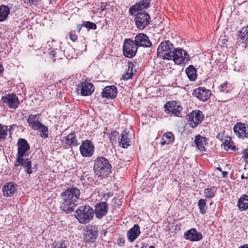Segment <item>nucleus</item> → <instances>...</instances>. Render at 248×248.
I'll return each mask as SVG.
<instances>
[{"instance_id": "nucleus-15", "label": "nucleus", "mask_w": 248, "mask_h": 248, "mask_svg": "<svg viewBox=\"0 0 248 248\" xmlns=\"http://www.w3.org/2000/svg\"><path fill=\"white\" fill-rule=\"evenodd\" d=\"M94 146L90 140H85L79 147L81 155L84 157H91L94 153Z\"/></svg>"}, {"instance_id": "nucleus-60", "label": "nucleus", "mask_w": 248, "mask_h": 248, "mask_svg": "<svg viewBox=\"0 0 248 248\" xmlns=\"http://www.w3.org/2000/svg\"><path fill=\"white\" fill-rule=\"evenodd\" d=\"M51 2H52V0H50V4L51 3Z\"/></svg>"}, {"instance_id": "nucleus-19", "label": "nucleus", "mask_w": 248, "mask_h": 248, "mask_svg": "<svg viewBox=\"0 0 248 248\" xmlns=\"http://www.w3.org/2000/svg\"><path fill=\"white\" fill-rule=\"evenodd\" d=\"M31 161L30 159H24L23 157L16 158V163L15 164V167L19 166H22L25 170V171L29 174L32 173L31 167Z\"/></svg>"}, {"instance_id": "nucleus-58", "label": "nucleus", "mask_w": 248, "mask_h": 248, "mask_svg": "<svg viewBox=\"0 0 248 248\" xmlns=\"http://www.w3.org/2000/svg\"><path fill=\"white\" fill-rule=\"evenodd\" d=\"M149 248H155L153 246H150Z\"/></svg>"}, {"instance_id": "nucleus-33", "label": "nucleus", "mask_w": 248, "mask_h": 248, "mask_svg": "<svg viewBox=\"0 0 248 248\" xmlns=\"http://www.w3.org/2000/svg\"><path fill=\"white\" fill-rule=\"evenodd\" d=\"M233 144V142L231 138L229 137H226V139L223 142L224 148L226 151L229 150H234L235 147Z\"/></svg>"}, {"instance_id": "nucleus-51", "label": "nucleus", "mask_w": 248, "mask_h": 248, "mask_svg": "<svg viewBox=\"0 0 248 248\" xmlns=\"http://www.w3.org/2000/svg\"><path fill=\"white\" fill-rule=\"evenodd\" d=\"M221 172H222V175L223 177H226L228 174V172H227L226 171L222 170V171Z\"/></svg>"}, {"instance_id": "nucleus-55", "label": "nucleus", "mask_w": 248, "mask_h": 248, "mask_svg": "<svg viewBox=\"0 0 248 248\" xmlns=\"http://www.w3.org/2000/svg\"><path fill=\"white\" fill-rule=\"evenodd\" d=\"M3 71V66L0 64V74Z\"/></svg>"}, {"instance_id": "nucleus-2", "label": "nucleus", "mask_w": 248, "mask_h": 248, "mask_svg": "<svg viewBox=\"0 0 248 248\" xmlns=\"http://www.w3.org/2000/svg\"><path fill=\"white\" fill-rule=\"evenodd\" d=\"M111 169L109 161L104 157H98L94 161L93 170L98 177H107L111 173Z\"/></svg>"}, {"instance_id": "nucleus-42", "label": "nucleus", "mask_w": 248, "mask_h": 248, "mask_svg": "<svg viewBox=\"0 0 248 248\" xmlns=\"http://www.w3.org/2000/svg\"><path fill=\"white\" fill-rule=\"evenodd\" d=\"M137 64V62H128V70L136 73L137 70L135 69V67Z\"/></svg>"}, {"instance_id": "nucleus-17", "label": "nucleus", "mask_w": 248, "mask_h": 248, "mask_svg": "<svg viewBox=\"0 0 248 248\" xmlns=\"http://www.w3.org/2000/svg\"><path fill=\"white\" fill-rule=\"evenodd\" d=\"M233 129L239 138H248V125L247 124L238 122L233 126Z\"/></svg>"}, {"instance_id": "nucleus-36", "label": "nucleus", "mask_w": 248, "mask_h": 248, "mask_svg": "<svg viewBox=\"0 0 248 248\" xmlns=\"http://www.w3.org/2000/svg\"><path fill=\"white\" fill-rule=\"evenodd\" d=\"M40 132H41L40 137L43 138H47L48 135V129L47 126L41 123V125H39Z\"/></svg>"}, {"instance_id": "nucleus-13", "label": "nucleus", "mask_w": 248, "mask_h": 248, "mask_svg": "<svg viewBox=\"0 0 248 248\" xmlns=\"http://www.w3.org/2000/svg\"><path fill=\"white\" fill-rule=\"evenodd\" d=\"M192 94L199 100L205 102L210 98L211 92L205 87H200L195 89L193 91Z\"/></svg>"}, {"instance_id": "nucleus-56", "label": "nucleus", "mask_w": 248, "mask_h": 248, "mask_svg": "<svg viewBox=\"0 0 248 248\" xmlns=\"http://www.w3.org/2000/svg\"><path fill=\"white\" fill-rule=\"evenodd\" d=\"M217 170H218L219 171H221V172H222V169H221V168L220 167H217Z\"/></svg>"}, {"instance_id": "nucleus-34", "label": "nucleus", "mask_w": 248, "mask_h": 248, "mask_svg": "<svg viewBox=\"0 0 248 248\" xmlns=\"http://www.w3.org/2000/svg\"><path fill=\"white\" fill-rule=\"evenodd\" d=\"M8 135V126L3 125L0 123V140L4 141L6 140Z\"/></svg>"}, {"instance_id": "nucleus-18", "label": "nucleus", "mask_w": 248, "mask_h": 248, "mask_svg": "<svg viewBox=\"0 0 248 248\" xmlns=\"http://www.w3.org/2000/svg\"><path fill=\"white\" fill-rule=\"evenodd\" d=\"M151 0H141L138 3L130 7L129 12L130 15H135L137 12H141L150 6Z\"/></svg>"}, {"instance_id": "nucleus-25", "label": "nucleus", "mask_w": 248, "mask_h": 248, "mask_svg": "<svg viewBox=\"0 0 248 248\" xmlns=\"http://www.w3.org/2000/svg\"><path fill=\"white\" fill-rule=\"evenodd\" d=\"M207 138L199 134L195 136L194 143L198 150L201 152H203L205 151V146L207 143Z\"/></svg>"}, {"instance_id": "nucleus-24", "label": "nucleus", "mask_w": 248, "mask_h": 248, "mask_svg": "<svg viewBox=\"0 0 248 248\" xmlns=\"http://www.w3.org/2000/svg\"><path fill=\"white\" fill-rule=\"evenodd\" d=\"M17 189V185L11 182L4 185L2 188V192L4 196L10 197L14 194Z\"/></svg>"}, {"instance_id": "nucleus-4", "label": "nucleus", "mask_w": 248, "mask_h": 248, "mask_svg": "<svg viewBox=\"0 0 248 248\" xmlns=\"http://www.w3.org/2000/svg\"><path fill=\"white\" fill-rule=\"evenodd\" d=\"M173 48V45L170 41L164 40L157 47L156 57L163 60H170Z\"/></svg>"}, {"instance_id": "nucleus-37", "label": "nucleus", "mask_w": 248, "mask_h": 248, "mask_svg": "<svg viewBox=\"0 0 248 248\" xmlns=\"http://www.w3.org/2000/svg\"><path fill=\"white\" fill-rule=\"evenodd\" d=\"M83 25L84 27L89 30H96L97 28L96 25L91 21H84Z\"/></svg>"}, {"instance_id": "nucleus-5", "label": "nucleus", "mask_w": 248, "mask_h": 248, "mask_svg": "<svg viewBox=\"0 0 248 248\" xmlns=\"http://www.w3.org/2000/svg\"><path fill=\"white\" fill-rule=\"evenodd\" d=\"M138 47L131 38L124 39L123 46V52L124 55L128 58L135 57L137 53Z\"/></svg>"}, {"instance_id": "nucleus-43", "label": "nucleus", "mask_w": 248, "mask_h": 248, "mask_svg": "<svg viewBox=\"0 0 248 248\" xmlns=\"http://www.w3.org/2000/svg\"><path fill=\"white\" fill-rule=\"evenodd\" d=\"M70 39L73 42H76L78 40V36L76 34L75 31H72L69 32Z\"/></svg>"}, {"instance_id": "nucleus-32", "label": "nucleus", "mask_w": 248, "mask_h": 248, "mask_svg": "<svg viewBox=\"0 0 248 248\" xmlns=\"http://www.w3.org/2000/svg\"><path fill=\"white\" fill-rule=\"evenodd\" d=\"M174 139V135L171 132L166 133L162 136V141L161 142V145H164L165 144H170L173 141Z\"/></svg>"}, {"instance_id": "nucleus-57", "label": "nucleus", "mask_w": 248, "mask_h": 248, "mask_svg": "<svg viewBox=\"0 0 248 248\" xmlns=\"http://www.w3.org/2000/svg\"><path fill=\"white\" fill-rule=\"evenodd\" d=\"M244 178H247L245 177L244 175H241V179H244Z\"/></svg>"}, {"instance_id": "nucleus-29", "label": "nucleus", "mask_w": 248, "mask_h": 248, "mask_svg": "<svg viewBox=\"0 0 248 248\" xmlns=\"http://www.w3.org/2000/svg\"><path fill=\"white\" fill-rule=\"evenodd\" d=\"M241 211H244L248 208V196L243 195L238 200L237 204Z\"/></svg>"}, {"instance_id": "nucleus-7", "label": "nucleus", "mask_w": 248, "mask_h": 248, "mask_svg": "<svg viewBox=\"0 0 248 248\" xmlns=\"http://www.w3.org/2000/svg\"><path fill=\"white\" fill-rule=\"evenodd\" d=\"M134 16L136 26L139 30L145 29L151 21L150 15L146 12H137Z\"/></svg>"}, {"instance_id": "nucleus-35", "label": "nucleus", "mask_w": 248, "mask_h": 248, "mask_svg": "<svg viewBox=\"0 0 248 248\" xmlns=\"http://www.w3.org/2000/svg\"><path fill=\"white\" fill-rule=\"evenodd\" d=\"M198 206L200 212L202 214H204L206 212L207 207H206V200L201 199L198 201Z\"/></svg>"}, {"instance_id": "nucleus-11", "label": "nucleus", "mask_w": 248, "mask_h": 248, "mask_svg": "<svg viewBox=\"0 0 248 248\" xmlns=\"http://www.w3.org/2000/svg\"><path fill=\"white\" fill-rule=\"evenodd\" d=\"M94 86L91 82L84 81L81 82L77 86V91H80V94L82 96H90L94 91Z\"/></svg>"}, {"instance_id": "nucleus-46", "label": "nucleus", "mask_w": 248, "mask_h": 248, "mask_svg": "<svg viewBox=\"0 0 248 248\" xmlns=\"http://www.w3.org/2000/svg\"><path fill=\"white\" fill-rule=\"evenodd\" d=\"M243 157L245 161L248 163V148L244 151Z\"/></svg>"}, {"instance_id": "nucleus-8", "label": "nucleus", "mask_w": 248, "mask_h": 248, "mask_svg": "<svg viewBox=\"0 0 248 248\" xmlns=\"http://www.w3.org/2000/svg\"><path fill=\"white\" fill-rule=\"evenodd\" d=\"M204 115L203 112L199 110H193L186 115L188 124L191 128H195L201 124L203 120Z\"/></svg>"}, {"instance_id": "nucleus-50", "label": "nucleus", "mask_w": 248, "mask_h": 248, "mask_svg": "<svg viewBox=\"0 0 248 248\" xmlns=\"http://www.w3.org/2000/svg\"><path fill=\"white\" fill-rule=\"evenodd\" d=\"M23 0L24 3L27 4L28 5H31V0Z\"/></svg>"}, {"instance_id": "nucleus-44", "label": "nucleus", "mask_w": 248, "mask_h": 248, "mask_svg": "<svg viewBox=\"0 0 248 248\" xmlns=\"http://www.w3.org/2000/svg\"><path fill=\"white\" fill-rule=\"evenodd\" d=\"M125 242L124 238L122 237V236H119L117 239L118 244L120 246H122L124 245Z\"/></svg>"}, {"instance_id": "nucleus-20", "label": "nucleus", "mask_w": 248, "mask_h": 248, "mask_svg": "<svg viewBox=\"0 0 248 248\" xmlns=\"http://www.w3.org/2000/svg\"><path fill=\"white\" fill-rule=\"evenodd\" d=\"M184 237L191 241H199L202 239L201 232H198L195 228H191L184 233Z\"/></svg>"}, {"instance_id": "nucleus-23", "label": "nucleus", "mask_w": 248, "mask_h": 248, "mask_svg": "<svg viewBox=\"0 0 248 248\" xmlns=\"http://www.w3.org/2000/svg\"><path fill=\"white\" fill-rule=\"evenodd\" d=\"M140 227L138 224H135L134 226L129 229L127 232V237L130 242H134L140 235Z\"/></svg>"}, {"instance_id": "nucleus-1", "label": "nucleus", "mask_w": 248, "mask_h": 248, "mask_svg": "<svg viewBox=\"0 0 248 248\" xmlns=\"http://www.w3.org/2000/svg\"><path fill=\"white\" fill-rule=\"evenodd\" d=\"M80 195V190L75 186L68 187L61 194L62 201L60 209L66 214H70L74 211Z\"/></svg>"}, {"instance_id": "nucleus-26", "label": "nucleus", "mask_w": 248, "mask_h": 248, "mask_svg": "<svg viewBox=\"0 0 248 248\" xmlns=\"http://www.w3.org/2000/svg\"><path fill=\"white\" fill-rule=\"evenodd\" d=\"M37 114L29 115L27 119L29 125L34 130H38L39 125H41V123L38 120Z\"/></svg>"}, {"instance_id": "nucleus-47", "label": "nucleus", "mask_w": 248, "mask_h": 248, "mask_svg": "<svg viewBox=\"0 0 248 248\" xmlns=\"http://www.w3.org/2000/svg\"><path fill=\"white\" fill-rule=\"evenodd\" d=\"M223 133H218L217 136V138L220 140L221 141H223Z\"/></svg>"}, {"instance_id": "nucleus-49", "label": "nucleus", "mask_w": 248, "mask_h": 248, "mask_svg": "<svg viewBox=\"0 0 248 248\" xmlns=\"http://www.w3.org/2000/svg\"><path fill=\"white\" fill-rule=\"evenodd\" d=\"M31 5H36L38 2V0H31Z\"/></svg>"}, {"instance_id": "nucleus-28", "label": "nucleus", "mask_w": 248, "mask_h": 248, "mask_svg": "<svg viewBox=\"0 0 248 248\" xmlns=\"http://www.w3.org/2000/svg\"><path fill=\"white\" fill-rule=\"evenodd\" d=\"M130 140L128 138V133L125 131H124L121 135L119 143L124 148H126L130 145Z\"/></svg>"}, {"instance_id": "nucleus-22", "label": "nucleus", "mask_w": 248, "mask_h": 248, "mask_svg": "<svg viewBox=\"0 0 248 248\" xmlns=\"http://www.w3.org/2000/svg\"><path fill=\"white\" fill-rule=\"evenodd\" d=\"M2 101L7 104V106L12 108H16L18 107L19 101L16 95L4 96L2 98Z\"/></svg>"}, {"instance_id": "nucleus-3", "label": "nucleus", "mask_w": 248, "mask_h": 248, "mask_svg": "<svg viewBox=\"0 0 248 248\" xmlns=\"http://www.w3.org/2000/svg\"><path fill=\"white\" fill-rule=\"evenodd\" d=\"M94 216V210L88 205L80 206L75 212V217L81 224H87Z\"/></svg>"}, {"instance_id": "nucleus-9", "label": "nucleus", "mask_w": 248, "mask_h": 248, "mask_svg": "<svg viewBox=\"0 0 248 248\" xmlns=\"http://www.w3.org/2000/svg\"><path fill=\"white\" fill-rule=\"evenodd\" d=\"M165 111L170 115L180 117L183 110L182 107L176 101L167 102L164 105Z\"/></svg>"}, {"instance_id": "nucleus-21", "label": "nucleus", "mask_w": 248, "mask_h": 248, "mask_svg": "<svg viewBox=\"0 0 248 248\" xmlns=\"http://www.w3.org/2000/svg\"><path fill=\"white\" fill-rule=\"evenodd\" d=\"M102 96L103 98L108 99H114L117 94V89L113 85L106 86L101 93Z\"/></svg>"}, {"instance_id": "nucleus-41", "label": "nucleus", "mask_w": 248, "mask_h": 248, "mask_svg": "<svg viewBox=\"0 0 248 248\" xmlns=\"http://www.w3.org/2000/svg\"><path fill=\"white\" fill-rule=\"evenodd\" d=\"M241 32L243 34V38L248 42V26L242 28Z\"/></svg>"}, {"instance_id": "nucleus-52", "label": "nucleus", "mask_w": 248, "mask_h": 248, "mask_svg": "<svg viewBox=\"0 0 248 248\" xmlns=\"http://www.w3.org/2000/svg\"><path fill=\"white\" fill-rule=\"evenodd\" d=\"M15 124H13L12 125L10 126V128L8 129V131H9L10 134H11V132L13 131V126H15Z\"/></svg>"}, {"instance_id": "nucleus-40", "label": "nucleus", "mask_w": 248, "mask_h": 248, "mask_svg": "<svg viewBox=\"0 0 248 248\" xmlns=\"http://www.w3.org/2000/svg\"><path fill=\"white\" fill-rule=\"evenodd\" d=\"M135 73L128 69L127 73L123 76V79L127 80L132 78Z\"/></svg>"}, {"instance_id": "nucleus-27", "label": "nucleus", "mask_w": 248, "mask_h": 248, "mask_svg": "<svg viewBox=\"0 0 248 248\" xmlns=\"http://www.w3.org/2000/svg\"><path fill=\"white\" fill-rule=\"evenodd\" d=\"M98 231L97 228L89 229L87 231L86 236L87 241L90 243L94 242L98 236Z\"/></svg>"}, {"instance_id": "nucleus-12", "label": "nucleus", "mask_w": 248, "mask_h": 248, "mask_svg": "<svg viewBox=\"0 0 248 248\" xmlns=\"http://www.w3.org/2000/svg\"><path fill=\"white\" fill-rule=\"evenodd\" d=\"M17 153L16 158L23 157L28 155V152L30 149V146L27 140L20 138L17 143Z\"/></svg>"}, {"instance_id": "nucleus-16", "label": "nucleus", "mask_w": 248, "mask_h": 248, "mask_svg": "<svg viewBox=\"0 0 248 248\" xmlns=\"http://www.w3.org/2000/svg\"><path fill=\"white\" fill-rule=\"evenodd\" d=\"M134 41L138 48L139 47H150L152 46V43L150 40L149 37L143 33L138 34L135 37Z\"/></svg>"}, {"instance_id": "nucleus-53", "label": "nucleus", "mask_w": 248, "mask_h": 248, "mask_svg": "<svg viewBox=\"0 0 248 248\" xmlns=\"http://www.w3.org/2000/svg\"><path fill=\"white\" fill-rule=\"evenodd\" d=\"M238 248H248V244H244V245L239 247Z\"/></svg>"}, {"instance_id": "nucleus-39", "label": "nucleus", "mask_w": 248, "mask_h": 248, "mask_svg": "<svg viewBox=\"0 0 248 248\" xmlns=\"http://www.w3.org/2000/svg\"><path fill=\"white\" fill-rule=\"evenodd\" d=\"M204 193H205V197L207 198H212L215 196L213 190L211 188H207L205 189Z\"/></svg>"}, {"instance_id": "nucleus-10", "label": "nucleus", "mask_w": 248, "mask_h": 248, "mask_svg": "<svg viewBox=\"0 0 248 248\" xmlns=\"http://www.w3.org/2000/svg\"><path fill=\"white\" fill-rule=\"evenodd\" d=\"M62 142V147L65 149L72 148L79 145L74 131L71 132L67 136L63 137Z\"/></svg>"}, {"instance_id": "nucleus-14", "label": "nucleus", "mask_w": 248, "mask_h": 248, "mask_svg": "<svg viewBox=\"0 0 248 248\" xmlns=\"http://www.w3.org/2000/svg\"><path fill=\"white\" fill-rule=\"evenodd\" d=\"M108 205L106 202L97 203L94 206V215L99 219L107 215L108 212Z\"/></svg>"}, {"instance_id": "nucleus-59", "label": "nucleus", "mask_w": 248, "mask_h": 248, "mask_svg": "<svg viewBox=\"0 0 248 248\" xmlns=\"http://www.w3.org/2000/svg\"><path fill=\"white\" fill-rule=\"evenodd\" d=\"M222 41H223V43L225 44V39H222Z\"/></svg>"}, {"instance_id": "nucleus-6", "label": "nucleus", "mask_w": 248, "mask_h": 248, "mask_svg": "<svg viewBox=\"0 0 248 248\" xmlns=\"http://www.w3.org/2000/svg\"><path fill=\"white\" fill-rule=\"evenodd\" d=\"M171 60H172L175 63L181 65L188 62L189 60V55L187 51L182 48H174Z\"/></svg>"}, {"instance_id": "nucleus-54", "label": "nucleus", "mask_w": 248, "mask_h": 248, "mask_svg": "<svg viewBox=\"0 0 248 248\" xmlns=\"http://www.w3.org/2000/svg\"><path fill=\"white\" fill-rule=\"evenodd\" d=\"M50 53V55L51 56H52L53 57H55V52L54 50H52L51 52H49Z\"/></svg>"}, {"instance_id": "nucleus-48", "label": "nucleus", "mask_w": 248, "mask_h": 248, "mask_svg": "<svg viewBox=\"0 0 248 248\" xmlns=\"http://www.w3.org/2000/svg\"><path fill=\"white\" fill-rule=\"evenodd\" d=\"M83 26H84V25H83V24H78V25L77 28V31H78V32H80V31H81V30Z\"/></svg>"}, {"instance_id": "nucleus-45", "label": "nucleus", "mask_w": 248, "mask_h": 248, "mask_svg": "<svg viewBox=\"0 0 248 248\" xmlns=\"http://www.w3.org/2000/svg\"><path fill=\"white\" fill-rule=\"evenodd\" d=\"M53 248H67L66 245L64 244L63 242H62L60 245L58 243L56 244H54L53 245Z\"/></svg>"}, {"instance_id": "nucleus-30", "label": "nucleus", "mask_w": 248, "mask_h": 248, "mask_svg": "<svg viewBox=\"0 0 248 248\" xmlns=\"http://www.w3.org/2000/svg\"><path fill=\"white\" fill-rule=\"evenodd\" d=\"M186 73L190 80H195L197 78L196 70L193 65H190L188 66L186 69Z\"/></svg>"}, {"instance_id": "nucleus-31", "label": "nucleus", "mask_w": 248, "mask_h": 248, "mask_svg": "<svg viewBox=\"0 0 248 248\" xmlns=\"http://www.w3.org/2000/svg\"><path fill=\"white\" fill-rule=\"evenodd\" d=\"M10 14L9 8L5 5L0 6V22L4 21Z\"/></svg>"}, {"instance_id": "nucleus-38", "label": "nucleus", "mask_w": 248, "mask_h": 248, "mask_svg": "<svg viewBox=\"0 0 248 248\" xmlns=\"http://www.w3.org/2000/svg\"><path fill=\"white\" fill-rule=\"evenodd\" d=\"M228 82L227 81H225L218 87L219 91L222 93H228Z\"/></svg>"}]
</instances>
